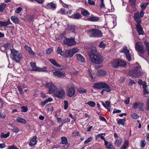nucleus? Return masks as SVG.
Here are the masks:
<instances>
[{
	"label": "nucleus",
	"mask_w": 149,
	"mask_h": 149,
	"mask_svg": "<svg viewBox=\"0 0 149 149\" xmlns=\"http://www.w3.org/2000/svg\"><path fill=\"white\" fill-rule=\"evenodd\" d=\"M93 138L92 137H89L86 140L84 141V143L86 144L91 141L92 140Z\"/></svg>",
	"instance_id": "de8ad7c7"
},
{
	"label": "nucleus",
	"mask_w": 149,
	"mask_h": 149,
	"mask_svg": "<svg viewBox=\"0 0 149 149\" xmlns=\"http://www.w3.org/2000/svg\"><path fill=\"white\" fill-rule=\"evenodd\" d=\"M73 18L76 19H79L81 18V15L79 13H76L72 15Z\"/></svg>",
	"instance_id": "c9c22d12"
},
{
	"label": "nucleus",
	"mask_w": 149,
	"mask_h": 149,
	"mask_svg": "<svg viewBox=\"0 0 149 149\" xmlns=\"http://www.w3.org/2000/svg\"><path fill=\"white\" fill-rule=\"evenodd\" d=\"M79 49L77 48H74L72 49L66 50L65 51V55L67 57L71 58L77 52Z\"/></svg>",
	"instance_id": "6e6552de"
},
{
	"label": "nucleus",
	"mask_w": 149,
	"mask_h": 149,
	"mask_svg": "<svg viewBox=\"0 0 149 149\" xmlns=\"http://www.w3.org/2000/svg\"><path fill=\"white\" fill-rule=\"evenodd\" d=\"M77 91L80 93H84L87 92L86 90L82 88H79Z\"/></svg>",
	"instance_id": "a18cd8bd"
},
{
	"label": "nucleus",
	"mask_w": 149,
	"mask_h": 149,
	"mask_svg": "<svg viewBox=\"0 0 149 149\" xmlns=\"http://www.w3.org/2000/svg\"><path fill=\"white\" fill-rule=\"evenodd\" d=\"M106 45L102 42H101L99 45V46L100 48H104L105 47Z\"/></svg>",
	"instance_id": "e2e57ef3"
},
{
	"label": "nucleus",
	"mask_w": 149,
	"mask_h": 149,
	"mask_svg": "<svg viewBox=\"0 0 149 149\" xmlns=\"http://www.w3.org/2000/svg\"><path fill=\"white\" fill-rule=\"evenodd\" d=\"M36 138L37 137L35 136L31 140L29 143V145L30 146H33L36 143Z\"/></svg>",
	"instance_id": "5701e85b"
},
{
	"label": "nucleus",
	"mask_w": 149,
	"mask_h": 149,
	"mask_svg": "<svg viewBox=\"0 0 149 149\" xmlns=\"http://www.w3.org/2000/svg\"><path fill=\"white\" fill-rule=\"evenodd\" d=\"M99 19V18L96 16H92L88 18V20L91 22H96Z\"/></svg>",
	"instance_id": "bb28decb"
},
{
	"label": "nucleus",
	"mask_w": 149,
	"mask_h": 149,
	"mask_svg": "<svg viewBox=\"0 0 149 149\" xmlns=\"http://www.w3.org/2000/svg\"><path fill=\"white\" fill-rule=\"evenodd\" d=\"M78 60L81 62H84L85 61V59L84 57L80 54H77L76 55Z\"/></svg>",
	"instance_id": "a878e982"
},
{
	"label": "nucleus",
	"mask_w": 149,
	"mask_h": 149,
	"mask_svg": "<svg viewBox=\"0 0 149 149\" xmlns=\"http://www.w3.org/2000/svg\"><path fill=\"white\" fill-rule=\"evenodd\" d=\"M105 133H101V134H98L96 136V139H98L99 137L100 138L101 136L102 135H105Z\"/></svg>",
	"instance_id": "69168bd1"
},
{
	"label": "nucleus",
	"mask_w": 149,
	"mask_h": 149,
	"mask_svg": "<svg viewBox=\"0 0 149 149\" xmlns=\"http://www.w3.org/2000/svg\"><path fill=\"white\" fill-rule=\"evenodd\" d=\"M75 26L73 25H68V30L71 31L72 32H74L75 31Z\"/></svg>",
	"instance_id": "e433bc0d"
},
{
	"label": "nucleus",
	"mask_w": 149,
	"mask_h": 149,
	"mask_svg": "<svg viewBox=\"0 0 149 149\" xmlns=\"http://www.w3.org/2000/svg\"><path fill=\"white\" fill-rule=\"evenodd\" d=\"M10 50L11 52L10 57L11 58L16 62H19L22 57L21 54L14 49H11Z\"/></svg>",
	"instance_id": "7ed1b4c3"
},
{
	"label": "nucleus",
	"mask_w": 149,
	"mask_h": 149,
	"mask_svg": "<svg viewBox=\"0 0 149 149\" xmlns=\"http://www.w3.org/2000/svg\"><path fill=\"white\" fill-rule=\"evenodd\" d=\"M58 13L63 15H69L71 14L72 10H69L68 11L63 8H61Z\"/></svg>",
	"instance_id": "f3484780"
},
{
	"label": "nucleus",
	"mask_w": 149,
	"mask_h": 149,
	"mask_svg": "<svg viewBox=\"0 0 149 149\" xmlns=\"http://www.w3.org/2000/svg\"><path fill=\"white\" fill-rule=\"evenodd\" d=\"M57 52L58 54L62 55L61 54L62 53L63 51L62 48L61 47H58Z\"/></svg>",
	"instance_id": "8fccbe9b"
},
{
	"label": "nucleus",
	"mask_w": 149,
	"mask_h": 149,
	"mask_svg": "<svg viewBox=\"0 0 149 149\" xmlns=\"http://www.w3.org/2000/svg\"><path fill=\"white\" fill-rule=\"evenodd\" d=\"M140 17L139 15V12H138L135 13L134 15V19L137 24L140 23L141 21L140 20Z\"/></svg>",
	"instance_id": "6ab92c4d"
},
{
	"label": "nucleus",
	"mask_w": 149,
	"mask_h": 149,
	"mask_svg": "<svg viewBox=\"0 0 149 149\" xmlns=\"http://www.w3.org/2000/svg\"><path fill=\"white\" fill-rule=\"evenodd\" d=\"M64 43L68 46H71L76 44V42L73 38H66L63 41Z\"/></svg>",
	"instance_id": "f8f14e48"
},
{
	"label": "nucleus",
	"mask_w": 149,
	"mask_h": 149,
	"mask_svg": "<svg viewBox=\"0 0 149 149\" xmlns=\"http://www.w3.org/2000/svg\"><path fill=\"white\" fill-rule=\"evenodd\" d=\"M140 66L136 65L135 66V68L134 70L130 71L129 73L130 75L133 77H139L143 75V73L140 71Z\"/></svg>",
	"instance_id": "39448f33"
},
{
	"label": "nucleus",
	"mask_w": 149,
	"mask_h": 149,
	"mask_svg": "<svg viewBox=\"0 0 149 149\" xmlns=\"http://www.w3.org/2000/svg\"><path fill=\"white\" fill-rule=\"evenodd\" d=\"M22 9L21 7H18L17 8L16 10H15V12L16 13L18 14L19 13L20 11L22 10Z\"/></svg>",
	"instance_id": "5fc2aeb1"
},
{
	"label": "nucleus",
	"mask_w": 149,
	"mask_h": 149,
	"mask_svg": "<svg viewBox=\"0 0 149 149\" xmlns=\"http://www.w3.org/2000/svg\"><path fill=\"white\" fill-rule=\"evenodd\" d=\"M139 117V116L136 113H134L131 115V117L134 119H136Z\"/></svg>",
	"instance_id": "49530a36"
},
{
	"label": "nucleus",
	"mask_w": 149,
	"mask_h": 149,
	"mask_svg": "<svg viewBox=\"0 0 149 149\" xmlns=\"http://www.w3.org/2000/svg\"><path fill=\"white\" fill-rule=\"evenodd\" d=\"M79 133L77 131H74L72 133V135L74 136H77L79 135Z\"/></svg>",
	"instance_id": "680f3d73"
},
{
	"label": "nucleus",
	"mask_w": 149,
	"mask_h": 149,
	"mask_svg": "<svg viewBox=\"0 0 149 149\" xmlns=\"http://www.w3.org/2000/svg\"><path fill=\"white\" fill-rule=\"evenodd\" d=\"M30 65L29 69L31 70L36 71L38 67L36 66L35 62H32L30 63Z\"/></svg>",
	"instance_id": "a211bd4d"
},
{
	"label": "nucleus",
	"mask_w": 149,
	"mask_h": 149,
	"mask_svg": "<svg viewBox=\"0 0 149 149\" xmlns=\"http://www.w3.org/2000/svg\"><path fill=\"white\" fill-rule=\"evenodd\" d=\"M17 121L19 123H23L24 124H25L26 123V120L23 119L21 117H18L16 119Z\"/></svg>",
	"instance_id": "72a5a7b5"
},
{
	"label": "nucleus",
	"mask_w": 149,
	"mask_h": 149,
	"mask_svg": "<svg viewBox=\"0 0 149 149\" xmlns=\"http://www.w3.org/2000/svg\"><path fill=\"white\" fill-rule=\"evenodd\" d=\"M106 73L105 71L101 69L99 70L97 72V75L100 77L104 76L106 74Z\"/></svg>",
	"instance_id": "4be33fe9"
},
{
	"label": "nucleus",
	"mask_w": 149,
	"mask_h": 149,
	"mask_svg": "<svg viewBox=\"0 0 149 149\" xmlns=\"http://www.w3.org/2000/svg\"><path fill=\"white\" fill-rule=\"evenodd\" d=\"M121 52L125 53L126 58L128 61H130L131 60V54L129 52V50L126 47H123L121 50Z\"/></svg>",
	"instance_id": "9b49d317"
},
{
	"label": "nucleus",
	"mask_w": 149,
	"mask_h": 149,
	"mask_svg": "<svg viewBox=\"0 0 149 149\" xmlns=\"http://www.w3.org/2000/svg\"><path fill=\"white\" fill-rule=\"evenodd\" d=\"M100 7L101 8H105V6L104 3V1L101 2V4L100 5Z\"/></svg>",
	"instance_id": "bf43d9fd"
},
{
	"label": "nucleus",
	"mask_w": 149,
	"mask_h": 149,
	"mask_svg": "<svg viewBox=\"0 0 149 149\" xmlns=\"http://www.w3.org/2000/svg\"><path fill=\"white\" fill-rule=\"evenodd\" d=\"M111 63L113 67L116 68L124 67L126 65V63L125 61L119 59H115L112 61Z\"/></svg>",
	"instance_id": "423d86ee"
},
{
	"label": "nucleus",
	"mask_w": 149,
	"mask_h": 149,
	"mask_svg": "<svg viewBox=\"0 0 149 149\" xmlns=\"http://www.w3.org/2000/svg\"><path fill=\"white\" fill-rule=\"evenodd\" d=\"M133 108L134 109H138L140 111H143L144 109L143 107L144 106V104L143 103L140 102H137L134 103L132 105Z\"/></svg>",
	"instance_id": "9d476101"
},
{
	"label": "nucleus",
	"mask_w": 149,
	"mask_h": 149,
	"mask_svg": "<svg viewBox=\"0 0 149 149\" xmlns=\"http://www.w3.org/2000/svg\"><path fill=\"white\" fill-rule=\"evenodd\" d=\"M144 44L147 49V54L149 56V43L147 41L145 40L144 41Z\"/></svg>",
	"instance_id": "473e14b6"
},
{
	"label": "nucleus",
	"mask_w": 149,
	"mask_h": 149,
	"mask_svg": "<svg viewBox=\"0 0 149 149\" xmlns=\"http://www.w3.org/2000/svg\"><path fill=\"white\" fill-rule=\"evenodd\" d=\"M49 60L54 66H55L58 67H61V65L57 63L56 62L54 59L52 58H49Z\"/></svg>",
	"instance_id": "c756f323"
},
{
	"label": "nucleus",
	"mask_w": 149,
	"mask_h": 149,
	"mask_svg": "<svg viewBox=\"0 0 149 149\" xmlns=\"http://www.w3.org/2000/svg\"><path fill=\"white\" fill-rule=\"evenodd\" d=\"M87 33L90 37H101L102 33L99 29H92L87 31Z\"/></svg>",
	"instance_id": "0eeeda50"
},
{
	"label": "nucleus",
	"mask_w": 149,
	"mask_h": 149,
	"mask_svg": "<svg viewBox=\"0 0 149 149\" xmlns=\"http://www.w3.org/2000/svg\"><path fill=\"white\" fill-rule=\"evenodd\" d=\"M21 108L22 109L21 111L22 112H26L28 110V108L25 107H22Z\"/></svg>",
	"instance_id": "4d7b16f0"
},
{
	"label": "nucleus",
	"mask_w": 149,
	"mask_h": 149,
	"mask_svg": "<svg viewBox=\"0 0 149 149\" xmlns=\"http://www.w3.org/2000/svg\"><path fill=\"white\" fill-rule=\"evenodd\" d=\"M53 100V99L52 97H49L48 99L44 101L41 102L40 105L42 106H43L48 102H51Z\"/></svg>",
	"instance_id": "393cba45"
},
{
	"label": "nucleus",
	"mask_w": 149,
	"mask_h": 149,
	"mask_svg": "<svg viewBox=\"0 0 149 149\" xmlns=\"http://www.w3.org/2000/svg\"><path fill=\"white\" fill-rule=\"evenodd\" d=\"M82 14L84 16H86L89 15L90 13L87 10H83L81 11Z\"/></svg>",
	"instance_id": "a19ab883"
},
{
	"label": "nucleus",
	"mask_w": 149,
	"mask_h": 149,
	"mask_svg": "<svg viewBox=\"0 0 149 149\" xmlns=\"http://www.w3.org/2000/svg\"><path fill=\"white\" fill-rule=\"evenodd\" d=\"M135 48L138 54L140 56H142L141 54H145L146 50L144 45L141 42L138 41L136 42L135 45Z\"/></svg>",
	"instance_id": "20e7f679"
},
{
	"label": "nucleus",
	"mask_w": 149,
	"mask_h": 149,
	"mask_svg": "<svg viewBox=\"0 0 149 149\" xmlns=\"http://www.w3.org/2000/svg\"><path fill=\"white\" fill-rule=\"evenodd\" d=\"M135 26H136V29L139 35H143L144 32L140 23L137 24Z\"/></svg>",
	"instance_id": "2eb2a0df"
},
{
	"label": "nucleus",
	"mask_w": 149,
	"mask_h": 149,
	"mask_svg": "<svg viewBox=\"0 0 149 149\" xmlns=\"http://www.w3.org/2000/svg\"><path fill=\"white\" fill-rule=\"evenodd\" d=\"M86 104L92 107H94L95 105V103L94 102L92 101H90L86 103Z\"/></svg>",
	"instance_id": "c03bdc74"
},
{
	"label": "nucleus",
	"mask_w": 149,
	"mask_h": 149,
	"mask_svg": "<svg viewBox=\"0 0 149 149\" xmlns=\"http://www.w3.org/2000/svg\"><path fill=\"white\" fill-rule=\"evenodd\" d=\"M6 22H3L0 21V26H6Z\"/></svg>",
	"instance_id": "603ef678"
},
{
	"label": "nucleus",
	"mask_w": 149,
	"mask_h": 149,
	"mask_svg": "<svg viewBox=\"0 0 149 149\" xmlns=\"http://www.w3.org/2000/svg\"><path fill=\"white\" fill-rule=\"evenodd\" d=\"M6 7V5L4 3H2L0 5V11L3 12Z\"/></svg>",
	"instance_id": "79ce46f5"
},
{
	"label": "nucleus",
	"mask_w": 149,
	"mask_h": 149,
	"mask_svg": "<svg viewBox=\"0 0 149 149\" xmlns=\"http://www.w3.org/2000/svg\"><path fill=\"white\" fill-rule=\"evenodd\" d=\"M61 143L63 144L66 145L67 146L65 148L64 146V148H66L70 145V143H68L67 137L65 136H62L61 137Z\"/></svg>",
	"instance_id": "dca6fc26"
},
{
	"label": "nucleus",
	"mask_w": 149,
	"mask_h": 149,
	"mask_svg": "<svg viewBox=\"0 0 149 149\" xmlns=\"http://www.w3.org/2000/svg\"><path fill=\"white\" fill-rule=\"evenodd\" d=\"M9 149H19L16 147L14 146H9Z\"/></svg>",
	"instance_id": "774afa93"
},
{
	"label": "nucleus",
	"mask_w": 149,
	"mask_h": 149,
	"mask_svg": "<svg viewBox=\"0 0 149 149\" xmlns=\"http://www.w3.org/2000/svg\"><path fill=\"white\" fill-rule=\"evenodd\" d=\"M143 92L144 94H148L149 93V92L147 91V86L145 84H143Z\"/></svg>",
	"instance_id": "58836bf2"
},
{
	"label": "nucleus",
	"mask_w": 149,
	"mask_h": 149,
	"mask_svg": "<svg viewBox=\"0 0 149 149\" xmlns=\"http://www.w3.org/2000/svg\"><path fill=\"white\" fill-rule=\"evenodd\" d=\"M75 88L74 87H68L66 90L67 95L69 97H72L75 95Z\"/></svg>",
	"instance_id": "1a4fd4ad"
},
{
	"label": "nucleus",
	"mask_w": 149,
	"mask_h": 149,
	"mask_svg": "<svg viewBox=\"0 0 149 149\" xmlns=\"http://www.w3.org/2000/svg\"><path fill=\"white\" fill-rule=\"evenodd\" d=\"M105 145L107 149H115L113 145L110 142H109L107 141H105Z\"/></svg>",
	"instance_id": "412c9836"
},
{
	"label": "nucleus",
	"mask_w": 149,
	"mask_h": 149,
	"mask_svg": "<svg viewBox=\"0 0 149 149\" xmlns=\"http://www.w3.org/2000/svg\"><path fill=\"white\" fill-rule=\"evenodd\" d=\"M46 86L49 88V93H53V96L60 99L65 98L66 93L64 89L62 88L58 89L56 87L52 82H46Z\"/></svg>",
	"instance_id": "f257e3e1"
},
{
	"label": "nucleus",
	"mask_w": 149,
	"mask_h": 149,
	"mask_svg": "<svg viewBox=\"0 0 149 149\" xmlns=\"http://www.w3.org/2000/svg\"><path fill=\"white\" fill-rule=\"evenodd\" d=\"M125 121V118L123 119H120L118 120L117 121V123L119 125H124Z\"/></svg>",
	"instance_id": "4c0bfd02"
},
{
	"label": "nucleus",
	"mask_w": 149,
	"mask_h": 149,
	"mask_svg": "<svg viewBox=\"0 0 149 149\" xmlns=\"http://www.w3.org/2000/svg\"><path fill=\"white\" fill-rule=\"evenodd\" d=\"M146 109L149 111V98L147 100V101Z\"/></svg>",
	"instance_id": "0e129e2a"
},
{
	"label": "nucleus",
	"mask_w": 149,
	"mask_h": 149,
	"mask_svg": "<svg viewBox=\"0 0 149 149\" xmlns=\"http://www.w3.org/2000/svg\"><path fill=\"white\" fill-rule=\"evenodd\" d=\"M64 108L65 109H66L68 107V102L67 100L64 101Z\"/></svg>",
	"instance_id": "864d4df0"
},
{
	"label": "nucleus",
	"mask_w": 149,
	"mask_h": 149,
	"mask_svg": "<svg viewBox=\"0 0 149 149\" xmlns=\"http://www.w3.org/2000/svg\"><path fill=\"white\" fill-rule=\"evenodd\" d=\"M53 50V49L52 48H50L48 49V50H47L46 51V53H47L48 54H49L52 52Z\"/></svg>",
	"instance_id": "13d9d810"
},
{
	"label": "nucleus",
	"mask_w": 149,
	"mask_h": 149,
	"mask_svg": "<svg viewBox=\"0 0 149 149\" xmlns=\"http://www.w3.org/2000/svg\"><path fill=\"white\" fill-rule=\"evenodd\" d=\"M147 5H146L144 3H142L141 6V7L142 8L141 10H144L146 8V7L147 6Z\"/></svg>",
	"instance_id": "052dcab7"
},
{
	"label": "nucleus",
	"mask_w": 149,
	"mask_h": 149,
	"mask_svg": "<svg viewBox=\"0 0 149 149\" xmlns=\"http://www.w3.org/2000/svg\"><path fill=\"white\" fill-rule=\"evenodd\" d=\"M105 104L106 105V109H107L109 111H110V107L111 106V104L109 101H108L105 102Z\"/></svg>",
	"instance_id": "ea45409f"
},
{
	"label": "nucleus",
	"mask_w": 149,
	"mask_h": 149,
	"mask_svg": "<svg viewBox=\"0 0 149 149\" xmlns=\"http://www.w3.org/2000/svg\"><path fill=\"white\" fill-rule=\"evenodd\" d=\"M129 141L127 140H125L123 145L121 147L120 149H126L129 145Z\"/></svg>",
	"instance_id": "2f4dec72"
},
{
	"label": "nucleus",
	"mask_w": 149,
	"mask_h": 149,
	"mask_svg": "<svg viewBox=\"0 0 149 149\" xmlns=\"http://www.w3.org/2000/svg\"><path fill=\"white\" fill-rule=\"evenodd\" d=\"M11 19L13 22L15 24H18L19 22V20L18 18L15 16H12L11 17Z\"/></svg>",
	"instance_id": "c85d7f7f"
},
{
	"label": "nucleus",
	"mask_w": 149,
	"mask_h": 149,
	"mask_svg": "<svg viewBox=\"0 0 149 149\" xmlns=\"http://www.w3.org/2000/svg\"><path fill=\"white\" fill-rule=\"evenodd\" d=\"M97 52V50L95 48H94V49H92L90 51H89L88 52H91L93 53L94 54H95Z\"/></svg>",
	"instance_id": "09e8293b"
},
{
	"label": "nucleus",
	"mask_w": 149,
	"mask_h": 149,
	"mask_svg": "<svg viewBox=\"0 0 149 149\" xmlns=\"http://www.w3.org/2000/svg\"><path fill=\"white\" fill-rule=\"evenodd\" d=\"M88 3L90 5H94L95 4V2L91 0H88Z\"/></svg>",
	"instance_id": "338daca9"
},
{
	"label": "nucleus",
	"mask_w": 149,
	"mask_h": 149,
	"mask_svg": "<svg viewBox=\"0 0 149 149\" xmlns=\"http://www.w3.org/2000/svg\"><path fill=\"white\" fill-rule=\"evenodd\" d=\"M12 130L15 133H17L19 131V129L16 127H14L12 129Z\"/></svg>",
	"instance_id": "6e6d98bb"
},
{
	"label": "nucleus",
	"mask_w": 149,
	"mask_h": 149,
	"mask_svg": "<svg viewBox=\"0 0 149 149\" xmlns=\"http://www.w3.org/2000/svg\"><path fill=\"white\" fill-rule=\"evenodd\" d=\"M46 6L47 8H49L51 7L52 9H54L56 8V5L53 2H51L48 3Z\"/></svg>",
	"instance_id": "cd10ccee"
},
{
	"label": "nucleus",
	"mask_w": 149,
	"mask_h": 149,
	"mask_svg": "<svg viewBox=\"0 0 149 149\" xmlns=\"http://www.w3.org/2000/svg\"><path fill=\"white\" fill-rule=\"evenodd\" d=\"M10 133L8 132L6 134H4L3 133H2L1 134V137L4 138H6L9 136Z\"/></svg>",
	"instance_id": "37998d69"
},
{
	"label": "nucleus",
	"mask_w": 149,
	"mask_h": 149,
	"mask_svg": "<svg viewBox=\"0 0 149 149\" xmlns=\"http://www.w3.org/2000/svg\"><path fill=\"white\" fill-rule=\"evenodd\" d=\"M108 86V85L105 83L99 82L94 84L93 86L94 88L101 89L106 87Z\"/></svg>",
	"instance_id": "ddd939ff"
},
{
	"label": "nucleus",
	"mask_w": 149,
	"mask_h": 149,
	"mask_svg": "<svg viewBox=\"0 0 149 149\" xmlns=\"http://www.w3.org/2000/svg\"><path fill=\"white\" fill-rule=\"evenodd\" d=\"M106 87L104 88V89H103V90L101 91L100 93L102 94H103L104 91H106L107 92H109L111 91V88L109 85Z\"/></svg>",
	"instance_id": "7c9ffc66"
},
{
	"label": "nucleus",
	"mask_w": 149,
	"mask_h": 149,
	"mask_svg": "<svg viewBox=\"0 0 149 149\" xmlns=\"http://www.w3.org/2000/svg\"><path fill=\"white\" fill-rule=\"evenodd\" d=\"M53 74L55 76H56L59 78L65 77V74L64 72H63L57 70H55L54 72H53Z\"/></svg>",
	"instance_id": "4468645a"
},
{
	"label": "nucleus",
	"mask_w": 149,
	"mask_h": 149,
	"mask_svg": "<svg viewBox=\"0 0 149 149\" xmlns=\"http://www.w3.org/2000/svg\"><path fill=\"white\" fill-rule=\"evenodd\" d=\"M123 139L120 137H118L115 140L114 143L117 146H120L123 142Z\"/></svg>",
	"instance_id": "aec40b11"
},
{
	"label": "nucleus",
	"mask_w": 149,
	"mask_h": 149,
	"mask_svg": "<svg viewBox=\"0 0 149 149\" xmlns=\"http://www.w3.org/2000/svg\"><path fill=\"white\" fill-rule=\"evenodd\" d=\"M90 60L95 64H100L102 62L103 58L102 56L98 54H94L91 52H88Z\"/></svg>",
	"instance_id": "f03ea898"
},
{
	"label": "nucleus",
	"mask_w": 149,
	"mask_h": 149,
	"mask_svg": "<svg viewBox=\"0 0 149 149\" xmlns=\"http://www.w3.org/2000/svg\"><path fill=\"white\" fill-rule=\"evenodd\" d=\"M141 148L144 147L146 144V142L145 140L141 141Z\"/></svg>",
	"instance_id": "3c124183"
},
{
	"label": "nucleus",
	"mask_w": 149,
	"mask_h": 149,
	"mask_svg": "<svg viewBox=\"0 0 149 149\" xmlns=\"http://www.w3.org/2000/svg\"><path fill=\"white\" fill-rule=\"evenodd\" d=\"M36 71L47 72V68L46 67H44L42 68H39L38 67Z\"/></svg>",
	"instance_id": "f704fd0d"
},
{
	"label": "nucleus",
	"mask_w": 149,
	"mask_h": 149,
	"mask_svg": "<svg viewBox=\"0 0 149 149\" xmlns=\"http://www.w3.org/2000/svg\"><path fill=\"white\" fill-rule=\"evenodd\" d=\"M24 47L25 49L31 55L34 56L35 55V53L32 50L31 48L27 45H25Z\"/></svg>",
	"instance_id": "b1692460"
}]
</instances>
